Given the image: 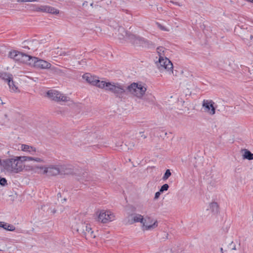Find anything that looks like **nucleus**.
Here are the masks:
<instances>
[{
    "mask_svg": "<svg viewBox=\"0 0 253 253\" xmlns=\"http://www.w3.org/2000/svg\"><path fill=\"white\" fill-rule=\"evenodd\" d=\"M0 167L1 171L10 174H17L22 172L25 167L20 156L1 159L0 158Z\"/></svg>",
    "mask_w": 253,
    "mask_h": 253,
    "instance_id": "f257e3e1",
    "label": "nucleus"
},
{
    "mask_svg": "<svg viewBox=\"0 0 253 253\" xmlns=\"http://www.w3.org/2000/svg\"><path fill=\"white\" fill-rule=\"evenodd\" d=\"M66 167L61 166V165H50L48 166H36L35 168L36 169L42 170L43 171L40 173L46 175L48 176H54L60 174L68 173L70 171H65L64 170Z\"/></svg>",
    "mask_w": 253,
    "mask_h": 253,
    "instance_id": "f03ea898",
    "label": "nucleus"
},
{
    "mask_svg": "<svg viewBox=\"0 0 253 253\" xmlns=\"http://www.w3.org/2000/svg\"><path fill=\"white\" fill-rule=\"evenodd\" d=\"M147 90L145 84L141 83H133L127 86V91L138 99H142Z\"/></svg>",
    "mask_w": 253,
    "mask_h": 253,
    "instance_id": "7ed1b4c3",
    "label": "nucleus"
},
{
    "mask_svg": "<svg viewBox=\"0 0 253 253\" xmlns=\"http://www.w3.org/2000/svg\"><path fill=\"white\" fill-rule=\"evenodd\" d=\"M8 57L15 61L31 65L32 56L16 50L10 51Z\"/></svg>",
    "mask_w": 253,
    "mask_h": 253,
    "instance_id": "20e7f679",
    "label": "nucleus"
},
{
    "mask_svg": "<svg viewBox=\"0 0 253 253\" xmlns=\"http://www.w3.org/2000/svg\"><path fill=\"white\" fill-rule=\"evenodd\" d=\"M108 90L114 93L116 97L121 98L127 91V87L119 83H110Z\"/></svg>",
    "mask_w": 253,
    "mask_h": 253,
    "instance_id": "39448f33",
    "label": "nucleus"
},
{
    "mask_svg": "<svg viewBox=\"0 0 253 253\" xmlns=\"http://www.w3.org/2000/svg\"><path fill=\"white\" fill-rule=\"evenodd\" d=\"M236 65L232 61L228 59L221 61L218 64L219 69L226 75L233 73L236 70Z\"/></svg>",
    "mask_w": 253,
    "mask_h": 253,
    "instance_id": "423d86ee",
    "label": "nucleus"
},
{
    "mask_svg": "<svg viewBox=\"0 0 253 253\" xmlns=\"http://www.w3.org/2000/svg\"><path fill=\"white\" fill-rule=\"evenodd\" d=\"M157 66L161 72L167 71L173 73V64L167 57L159 58V61L156 62Z\"/></svg>",
    "mask_w": 253,
    "mask_h": 253,
    "instance_id": "0eeeda50",
    "label": "nucleus"
},
{
    "mask_svg": "<svg viewBox=\"0 0 253 253\" xmlns=\"http://www.w3.org/2000/svg\"><path fill=\"white\" fill-rule=\"evenodd\" d=\"M31 64L33 65L37 68L42 69H50L51 70L57 71V69L55 67H52L50 63L45 60L40 59L37 57H32Z\"/></svg>",
    "mask_w": 253,
    "mask_h": 253,
    "instance_id": "6e6552de",
    "label": "nucleus"
},
{
    "mask_svg": "<svg viewBox=\"0 0 253 253\" xmlns=\"http://www.w3.org/2000/svg\"><path fill=\"white\" fill-rule=\"evenodd\" d=\"M158 225L157 220L154 219L150 216H146L142 224V229L143 230H151L156 228Z\"/></svg>",
    "mask_w": 253,
    "mask_h": 253,
    "instance_id": "1a4fd4ad",
    "label": "nucleus"
},
{
    "mask_svg": "<svg viewBox=\"0 0 253 253\" xmlns=\"http://www.w3.org/2000/svg\"><path fill=\"white\" fill-rule=\"evenodd\" d=\"M47 96L51 100L55 101H64L69 100V98L60 92L55 90H50L47 92Z\"/></svg>",
    "mask_w": 253,
    "mask_h": 253,
    "instance_id": "9d476101",
    "label": "nucleus"
},
{
    "mask_svg": "<svg viewBox=\"0 0 253 253\" xmlns=\"http://www.w3.org/2000/svg\"><path fill=\"white\" fill-rule=\"evenodd\" d=\"M98 217V220L103 223H106L113 221L115 218L114 213L109 211L104 210L100 211Z\"/></svg>",
    "mask_w": 253,
    "mask_h": 253,
    "instance_id": "9b49d317",
    "label": "nucleus"
},
{
    "mask_svg": "<svg viewBox=\"0 0 253 253\" xmlns=\"http://www.w3.org/2000/svg\"><path fill=\"white\" fill-rule=\"evenodd\" d=\"M214 102L212 100L204 99L202 102V107L204 112L211 115L215 113V108L214 107Z\"/></svg>",
    "mask_w": 253,
    "mask_h": 253,
    "instance_id": "f8f14e48",
    "label": "nucleus"
},
{
    "mask_svg": "<svg viewBox=\"0 0 253 253\" xmlns=\"http://www.w3.org/2000/svg\"><path fill=\"white\" fill-rule=\"evenodd\" d=\"M86 225V223L83 221H74L72 223L71 228L73 232H76L83 236Z\"/></svg>",
    "mask_w": 253,
    "mask_h": 253,
    "instance_id": "ddd939ff",
    "label": "nucleus"
},
{
    "mask_svg": "<svg viewBox=\"0 0 253 253\" xmlns=\"http://www.w3.org/2000/svg\"><path fill=\"white\" fill-rule=\"evenodd\" d=\"M128 40L135 45L142 46L145 45L148 42L144 38L137 37L133 34L128 36Z\"/></svg>",
    "mask_w": 253,
    "mask_h": 253,
    "instance_id": "4468645a",
    "label": "nucleus"
},
{
    "mask_svg": "<svg viewBox=\"0 0 253 253\" xmlns=\"http://www.w3.org/2000/svg\"><path fill=\"white\" fill-rule=\"evenodd\" d=\"M20 159L22 163L24 162L34 161L37 163H44V159L40 157H34L31 156H20Z\"/></svg>",
    "mask_w": 253,
    "mask_h": 253,
    "instance_id": "2eb2a0df",
    "label": "nucleus"
},
{
    "mask_svg": "<svg viewBox=\"0 0 253 253\" xmlns=\"http://www.w3.org/2000/svg\"><path fill=\"white\" fill-rule=\"evenodd\" d=\"M118 34L117 35L118 38L120 40H128V36L131 34L126 31L123 27H120L118 30Z\"/></svg>",
    "mask_w": 253,
    "mask_h": 253,
    "instance_id": "dca6fc26",
    "label": "nucleus"
},
{
    "mask_svg": "<svg viewBox=\"0 0 253 253\" xmlns=\"http://www.w3.org/2000/svg\"><path fill=\"white\" fill-rule=\"evenodd\" d=\"M40 11L44 12H47L51 14H58L59 10L54 7L48 6V5H43L41 6L39 8Z\"/></svg>",
    "mask_w": 253,
    "mask_h": 253,
    "instance_id": "f3484780",
    "label": "nucleus"
},
{
    "mask_svg": "<svg viewBox=\"0 0 253 253\" xmlns=\"http://www.w3.org/2000/svg\"><path fill=\"white\" fill-rule=\"evenodd\" d=\"M20 149L21 151L29 153L31 155H33L36 152L35 147L27 144H22Z\"/></svg>",
    "mask_w": 253,
    "mask_h": 253,
    "instance_id": "a211bd4d",
    "label": "nucleus"
},
{
    "mask_svg": "<svg viewBox=\"0 0 253 253\" xmlns=\"http://www.w3.org/2000/svg\"><path fill=\"white\" fill-rule=\"evenodd\" d=\"M83 236L86 239L93 238L95 237V235H93V232L91 230L90 225L87 223H86Z\"/></svg>",
    "mask_w": 253,
    "mask_h": 253,
    "instance_id": "6ab92c4d",
    "label": "nucleus"
},
{
    "mask_svg": "<svg viewBox=\"0 0 253 253\" xmlns=\"http://www.w3.org/2000/svg\"><path fill=\"white\" fill-rule=\"evenodd\" d=\"M94 83L95 84H94V85H96L101 88H105L106 90H108V88H109V86L110 85L109 84H110L111 83H106L96 79Z\"/></svg>",
    "mask_w": 253,
    "mask_h": 253,
    "instance_id": "aec40b11",
    "label": "nucleus"
},
{
    "mask_svg": "<svg viewBox=\"0 0 253 253\" xmlns=\"http://www.w3.org/2000/svg\"><path fill=\"white\" fill-rule=\"evenodd\" d=\"M83 78L87 83L93 85L96 79L89 73H86L83 76Z\"/></svg>",
    "mask_w": 253,
    "mask_h": 253,
    "instance_id": "412c9836",
    "label": "nucleus"
},
{
    "mask_svg": "<svg viewBox=\"0 0 253 253\" xmlns=\"http://www.w3.org/2000/svg\"><path fill=\"white\" fill-rule=\"evenodd\" d=\"M209 209L213 214H217L219 212V206L216 202H211L209 204Z\"/></svg>",
    "mask_w": 253,
    "mask_h": 253,
    "instance_id": "4be33fe9",
    "label": "nucleus"
},
{
    "mask_svg": "<svg viewBox=\"0 0 253 253\" xmlns=\"http://www.w3.org/2000/svg\"><path fill=\"white\" fill-rule=\"evenodd\" d=\"M143 99L144 101L150 104H153L155 101V98L152 94H146L144 95L143 98L142 99Z\"/></svg>",
    "mask_w": 253,
    "mask_h": 253,
    "instance_id": "5701e85b",
    "label": "nucleus"
},
{
    "mask_svg": "<svg viewBox=\"0 0 253 253\" xmlns=\"http://www.w3.org/2000/svg\"><path fill=\"white\" fill-rule=\"evenodd\" d=\"M242 151L244 152V154L242 155L243 159L253 160V153H252L249 150L246 149L242 150Z\"/></svg>",
    "mask_w": 253,
    "mask_h": 253,
    "instance_id": "b1692460",
    "label": "nucleus"
},
{
    "mask_svg": "<svg viewBox=\"0 0 253 253\" xmlns=\"http://www.w3.org/2000/svg\"><path fill=\"white\" fill-rule=\"evenodd\" d=\"M157 52L159 55V58H164L166 56V53L167 52V50L165 49V47L163 46L158 47L157 48Z\"/></svg>",
    "mask_w": 253,
    "mask_h": 253,
    "instance_id": "393cba45",
    "label": "nucleus"
},
{
    "mask_svg": "<svg viewBox=\"0 0 253 253\" xmlns=\"http://www.w3.org/2000/svg\"><path fill=\"white\" fill-rule=\"evenodd\" d=\"M0 78L8 83L10 80L12 79V75L7 73L2 72L0 73Z\"/></svg>",
    "mask_w": 253,
    "mask_h": 253,
    "instance_id": "a878e982",
    "label": "nucleus"
},
{
    "mask_svg": "<svg viewBox=\"0 0 253 253\" xmlns=\"http://www.w3.org/2000/svg\"><path fill=\"white\" fill-rule=\"evenodd\" d=\"M144 217L139 214H134L133 217V222H140L142 224L144 220Z\"/></svg>",
    "mask_w": 253,
    "mask_h": 253,
    "instance_id": "bb28decb",
    "label": "nucleus"
},
{
    "mask_svg": "<svg viewBox=\"0 0 253 253\" xmlns=\"http://www.w3.org/2000/svg\"><path fill=\"white\" fill-rule=\"evenodd\" d=\"M8 84L11 91L16 92L18 91V88L14 84L12 79H11V80H10L9 82H8Z\"/></svg>",
    "mask_w": 253,
    "mask_h": 253,
    "instance_id": "cd10ccee",
    "label": "nucleus"
},
{
    "mask_svg": "<svg viewBox=\"0 0 253 253\" xmlns=\"http://www.w3.org/2000/svg\"><path fill=\"white\" fill-rule=\"evenodd\" d=\"M171 173L170 172V171L169 169H168L166 170L163 177V179L164 180H166L169 178V177L171 175Z\"/></svg>",
    "mask_w": 253,
    "mask_h": 253,
    "instance_id": "c85d7f7f",
    "label": "nucleus"
},
{
    "mask_svg": "<svg viewBox=\"0 0 253 253\" xmlns=\"http://www.w3.org/2000/svg\"><path fill=\"white\" fill-rule=\"evenodd\" d=\"M5 226H6V230L8 231H13L15 229V227L11 224H7V225H5Z\"/></svg>",
    "mask_w": 253,
    "mask_h": 253,
    "instance_id": "c756f323",
    "label": "nucleus"
},
{
    "mask_svg": "<svg viewBox=\"0 0 253 253\" xmlns=\"http://www.w3.org/2000/svg\"><path fill=\"white\" fill-rule=\"evenodd\" d=\"M169 187V186L168 184H164L161 188L160 191L162 193L163 192L165 191H167L168 190Z\"/></svg>",
    "mask_w": 253,
    "mask_h": 253,
    "instance_id": "7c9ffc66",
    "label": "nucleus"
},
{
    "mask_svg": "<svg viewBox=\"0 0 253 253\" xmlns=\"http://www.w3.org/2000/svg\"><path fill=\"white\" fill-rule=\"evenodd\" d=\"M0 184L2 186L7 185V180L5 178H0Z\"/></svg>",
    "mask_w": 253,
    "mask_h": 253,
    "instance_id": "2f4dec72",
    "label": "nucleus"
},
{
    "mask_svg": "<svg viewBox=\"0 0 253 253\" xmlns=\"http://www.w3.org/2000/svg\"><path fill=\"white\" fill-rule=\"evenodd\" d=\"M156 24H157L158 27L161 30H162L163 31H169L168 29H167L164 26L162 25L161 24H160L159 23H157Z\"/></svg>",
    "mask_w": 253,
    "mask_h": 253,
    "instance_id": "473e14b6",
    "label": "nucleus"
},
{
    "mask_svg": "<svg viewBox=\"0 0 253 253\" xmlns=\"http://www.w3.org/2000/svg\"><path fill=\"white\" fill-rule=\"evenodd\" d=\"M249 73H250L249 78L252 80H253V69H249Z\"/></svg>",
    "mask_w": 253,
    "mask_h": 253,
    "instance_id": "72a5a7b5",
    "label": "nucleus"
},
{
    "mask_svg": "<svg viewBox=\"0 0 253 253\" xmlns=\"http://www.w3.org/2000/svg\"><path fill=\"white\" fill-rule=\"evenodd\" d=\"M61 166L66 167V168H65L64 169V170H65V171H70V172L68 173V174H70L72 172V169L69 167V166H66V165H61Z\"/></svg>",
    "mask_w": 253,
    "mask_h": 253,
    "instance_id": "f704fd0d",
    "label": "nucleus"
},
{
    "mask_svg": "<svg viewBox=\"0 0 253 253\" xmlns=\"http://www.w3.org/2000/svg\"><path fill=\"white\" fill-rule=\"evenodd\" d=\"M18 2H34V1H38V0H18Z\"/></svg>",
    "mask_w": 253,
    "mask_h": 253,
    "instance_id": "c9c22d12",
    "label": "nucleus"
},
{
    "mask_svg": "<svg viewBox=\"0 0 253 253\" xmlns=\"http://www.w3.org/2000/svg\"><path fill=\"white\" fill-rule=\"evenodd\" d=\"M161 193H162L161 192H160V191H158V192H157L156 193H155V199H157L159 198L160 195H161Z\"/></svg>",
    "mask_w": 253,
    "mask_h": 253,
    "instance_id": "e433bc0d",
    "label": "nucleus"
},
{
    "mask_svg": "<svg viewBox=\"0 0 253 253\" xmlns=\"http://www.w3.org/2000/svg\"><path fill=\"white\" fill-rule=\"evenodd\" d=\"M5 225H7V223H4V222H0V227H2L5 229L6 226H5Z\"/></svg>",
    "mask_w": 253,
    "mask_h": 253,
    "instance_id": "4c0bfd02",
    "label": "nucleus"
},
{
    "mask_svg": "<svg viewBox=\"0 0 253 253\" xmlns=\"http://www.w3.org/2000/svg\"><path fill=\"white\" fill-rule=\"evenodd\" d=\"M162 253H172L171 249L168 248L165 251H162Z\"/></svg>",
    "mask_w": 253,
    "mask_h": 253,
    "instance_id": "58836bf2",
    "label": "nucleus"
},
{
    "mask_svg": "<svg viewBox=\"0 0 253 253\" xmlns=\"http://www.w3.org/2000/svg\"><path fill=\"white\" fill-rule=\"evenodd\" d=\"M139 134L141 137H143V138H146L147 136L144 134V132L141 131L139 132Z\"/></svg>",
    "mask_w": 253,
    "mask_h": 253,
    "instance_id": "ea45409f",
    "label": "nucleus"
},
{
    "mask_svg": "<svg viewBox=\"0 0 253 253\" xmlns=\"http://www.w3.org/2000/svg\"><path fill=\"white\" fill-rule=\"evenodd\" d=\"M232 250H236V246H235V244H234V245L232 246Z\"/></svg>",
    "mask_w": 253,
    "mask_h": 253,
    "instance_id": "a19ab883",
    "label": "nucleus"
},
{
    "mask_svg": "<svg viewBox=\"0 0 253 253\" xmlns=\"http://www.w3.org/2000/svg\"><path fill=\"white\" fill-rule=\"evenodd\" d=\"M4 103L2 101L1 98L0 97V104H4Z\"/></svg>",
    "mask_w": 253,
    "mask_h": 253,
    "instance_id": "79ce46f5",
    "label": "nucleus"
},
{
    "mask_svg": "<svg viewBox=\"0 0 253 253\" xmlns=\"http://www.w3.org/2000/svg\"><path fill=\"white\" fill-rule=\"evenodd\" d=\"M220 251L222 253H223V248H220Z\"/></svg>",
    "mask_w": 253,
    "mask_h": 253,
    "instance_id": "37998d69",
    "label": "nucleus"
},
{
    "mask_svg": "<svg viewBox=\"0 0 253 253\" xmlns=\"http://www.w3.org/2000/svg\"><path fill=\"white\" fill-rule=\"evenodd\" d=\"M55 212H56V211H53V213H55Z\"/></svg>",
    "mask_w": 253,
    "mask_h": 253,
    "instance_id": "c03bdc74",
    "label": "nucleus"
},
{
    "mask_svg": "<svg viewBox=\"0 0 253 253\" xmlns=\"http://www.w3.org/2000/svg\"><path fill=\"white\" fill-rule=\"evenodd\" d=\"M90 5H91V6H92V5H93V3H91Z\"/></svg>",
    "mask_w": 253,
    "mask_h": 253,
    "instance_id": "a18cd8bd",
    "label": "nucleus"
},
{
    "mask_svg": "<svg viewBox=\"0 0 253 253\" xmlns=\"http://www.w3.org/2000/svg\"><path fill=\"white\" fill-rule=\"evenodd\" d=\"M251 1V2H253V0H251V1Z\"/></svg>",
    "mask_w": 253,
    "mask_h": 253,
    "instance_id": "49530a36",
    "label": "nucleus"
},
{
    "mask_svg": "<svg viewBox=\"0 0 253 253\" xmlns=\"http://www.w3.org/2000/svg\"><path fill=\"white\" fill-rule=\"evenodd\" d=\"M233 245V242H232V243H231V245L232 246Z\"/></svg>",
    "mask_w": 253,
    "mask_h": 253,
    "instance_id": "de8ad7c7",
    "label": "nucleus"
},
{
    "mask_svg": "<svg viewBox=\"0 0 253 253\" xmlns=\"http://www.w3.org/2000/svg\"><path fill=\"white\" fill-rule=\"evenodd\" d=\"M248 0V1H251V0Z\"/></svg>",
    "mask_w": 253,
    "mask_h": 253,
    "instance_id": "09e8293b",
    "label": "nucleus"
},
{
    "mask_svg": "<svg viewBox=\"0 0 253 253\" xmlns=\"http://www.w3.org/2000/svg\"><path fill=\"white\" fill-rule=\"evenodd\" d=\"M40 0H38V1H39Z\"/></svg>",
    "mask_w": 253,
    "mask_h": 253,
    "instance_id": "8fccbe9b",
    "label": "nucleus"
}]
</instances>
